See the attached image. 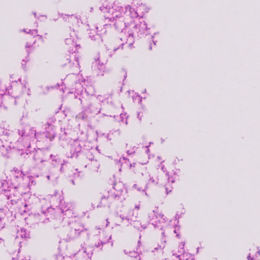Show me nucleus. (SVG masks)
I'll list each match as a JSON object with an SVG mask.
<instances>
[{
	"instance_id": "1",
	"label": "nucleus",
	"mask_w": 260,
	"mask_h": 260,
	"mask_svg": "<svg viewBox=\"0 0 260 260\" xmlns=\"http://www.w3.org/2000/svg\"><path fill=\"white\" fill-rule=\"evenodd\" d=\"M101 10L103 12L107 11L105 18L109 20L114 25L115 29L121 31L122 33L127 24L124 20L128 15L132 18L138 16L137 12L130 5L122 6L120 3L115 1L107 9L106 7H101Z\"/></svg>"
},
{
	"instance_id": "2",
	"label": "nucleus",
	"mask_w": 260,
	"mask_h": 260,
	"mask_svg": "<svg viewBox=\"0 0 260 260\" xmlns=\"http://www.w3.org/2000/svg\"><path fill=\"white\" fill-rule=\"evenodd\" d=\"M148 30L147 23L142 20L127 24L120 35V40L122 42L121 45L125 43L131 47L134 42V34H137L139 37L143 35H147Z\"/></svg>"
},
{
	"instance_id": "3",
	"label": "nucleus",
	"mask_w": 260,
	"mask_h": 260,
	"mask_svg": "<svg viewBox=\"0 0 260 260\" xmlns=\"http://www.w3.org/2000/svg\"><path fill=\"white\" fill-rule=\"evenodd\" d=\"M18 132L20 137L17 142V147L21 152L30 148L31 144L37 141L38 136L39 135V133H37L34 127L28 125L20 127Z\"/></svg>"
},
{
	"instance_id": "4",
	"label": "nucleus",
	"mask_w": 260,
	"mask_h": 260,
	"mask_svg": "<svg viewBox=\"0 0 260 260\" xmlns=\"http://www.w3.org/2000/svg\"><path fill=\"white\" fill-rule=\"evenodd\" d=\"M12 83V91L10 92L8 88H6V91L15 99L21 97L23 100H26L27 96L31 95V90L27 86V81L26 80H22L19 79L18 81L13 82Z\"/></svg>"
},
{
	"instance_id": "5",
	"label": "nucleus",
	"mask_w": 260,
	"mask_h": 260,
	"mask_svg": "<svg viewBox=\"0 0 260 260\" xmlns=\"http://www.w3.org/2000/svg\"><path fill=\"white\" fill-rule=\"evenodd\" d=\"M114 189L115 190L114 194L113 196L103 197L99 205V206H109L112 200L114 198L117 200H119L120 202L125 200L126 194V190L121 183L115 184L114 186Z\"/></svg>"
},
{
	"instance_id": "6",
	"label": "nucleus",
	"mask_w": 260,
	"mask_h": 260,
	"mask_svg": "<svg viewBox=\"0 0 260 260\" xmlns=\"http://www.w3.org/2000/svg\"><path fill=\"white\" fill-rule=\"evenodd\" d=\"M65 222L68 223L67 236L70 239L76 238L85 230L84 226L79 221L73 218L70 220L66 219Z\"/></svg>"
},
{
	"instance_id": "7",
	"label": "nucleus",
	"mask_w": 260,
	"mask_h": 260,
	"mask_svg": "<svg viewBox=\"0 0 260 260\" xmlns=\"http://www.w3.org/2000/svg\"><path fill=\"white\" fill-rule=\"evenodd\" d=\"M130 167H136L138 169L140 170L141 171V174L142 176L144 177V179L148 182L145 185V189L141 190L140 188H138V190L144 191L145 195L147 196V192H145V189H148L150 185H157L159 182L158 178L151 176L147 171L146 168L140 163L131 164Z\"/></svg>"
},
{
	"instance_id": "8",
	"label": "nucleus",
	"mask_w": 260,
	"mask_h": 260,
	"mask_svg": "<svg viewBox=\"0 0 260 260\" xmlns=\"http://www.w3.org/2000/svg\"><path fill=\"white\" fill-rule=\"evenodd\" d=\"M80 76L76 74L68 75L64 79L67 86L72 90L75 91L78 94L82 91L83 85L80 82Z\"/></svg>"
},
{
	"instance_id": "9",
	"label": "nucleus",
	"mask_w": 260,
	"mask_h": 260,
	"mask_svg": "<svg viewBox=\"0 0 260 260\" xmlns=\"http://www.w3.org/2000/svg\"><path fill=\"white\" fill-rule=\"evenodd\" d=\"M9 134V131L6 129L5 134L0 135V152L4 155L6 154L12 147H14L7 140V136Z\"/></svg>"
},
{
	"instance_id": "10",
	"label": "nucleus",
	"mask_w": 260,
	"mask_h": 260,
	"mask_svg": "<svg viewBox=\"0 0 260 260\" xmlns=\"http://www.w3.org/2000/svg\"><path fill=\"white\" fill-rule=\"evenodd\" d=\"M32 153L34 155V159L36 163H42L46 161V158L44 156V152L40 149L36 151H31L30 150L25 149L24 151L21 152L20 154L24 158H26L27 156L29 157V155Z\"/></svg>"
},
{
	"instance_id": "11",
	"label": "nucleus",
	"mask_w": 260,
	"mask_h": 260,
	"mask_svg": "<svg viewBox=\"0 0 260 260\" xmlns=\"http://www.w3.org/2000/svg\"><path fill=\"white\" fill-rule=\"evenodd\" d=\"M117 217H119L122 221L126 220L131 224L134 223L136 221L137 216L134 215L133 210H128L126 209H123L117 213Z\"/></svg>"
},
{
	"instance_id": "12",
	"label": "nucleus",
	"mask_w": 260,
	"mask_h": 260,
	"mask_svg": "<svg viewBox=\"0 0 260 260\" xmlns=\"http://www.w3.org/2000/svg\"><path fill=\"white\" fill-rule=\"evenodd\" d=\"M77 39V35L74 32V31L71 32L70 38H68L66 39V44L69 46V49L70 52H75L77 50V44L76 42Z\"/></svg>"
},
{
	"instance_id": "13",
	"label": "nucleus",
	"mask_w": 260,
	"mask_h": 260,
	"mask_svg": "<svg viewBox=\"0 0 260 260\" xmlns=\"http://www.w3.org/2000/svg\"><path fill=\"white\" fill-rule=\"evenodd\" d=\"M81 151V142L78 140H74L71 143V155L69 157H77L78 153Z\"/></svg>"
},
{
	"instance_id": "14",
	"label": "nucleus",
	"mask_w": 260,
	"mask_h": 260,
	"mask_svg": "<svg viewBox=\"0 0 260 260\" xmlns=\"http://www.w3.org/2000/svg\"><path fill=\"white\" fill-rule=\"evenodd\" d=\"M156 216V218L157 219L158 222L160 224H162V225H157L158 228H160V229L162 230L164 228H166L167 225H169V222L165 219L164 217V215L161 214H159L157 215L155 214V211L153 210L151 213L149 214V217H152L150 220L153 219V216Z\"/></svg>"
},
{
	"instance_id": "15",
	"label": "nucleus",
	"mask_w": 260,
	"mask_h": 260,
	"mask_svg": "<svg viewBox=\"0 0 260 260\" xmlns=\"http://www.w3.org/2000/svg\"><path fill=\"white\" fill-rule=\"evenodd\" d=\"M184 244H181L182 247L181 248V251H178L179 253H173V258L172 260H194L193 258L191 257L190 254L187 252L182 253V252L184 251Z\"/></svg>"
},
{
	"instance_id": "16",
	"label": "nucleus",
	"mask_w": 260,
	"mask_h": 260,
	"mask_svg": "<svg viewBox=\"0 0 260 260\" xmlns=\"http://www.w3.org/2000/svg\"><path fill=\"white\" fill-rule=\"evenodd\" d=\"M100 62V59L99 58L93 63L92 68L93 71H94L98 75H103L105 69V63L102 62L101 63Z\"/></svg>"
},
{
	"instance_id": "17",
	"label": "nucleus",
	"mask_w": 260,
	"mask_h": 260,
	"mask_svg": "<svg viewBox=\"0 0 260 260\" xmlns=\"http://www.w3.org/2000/svg\"><path fill=\"white\" fill-rule=\"evenodd\" d=\"M60 209L63 214L65 215H68L69 216H71L72 217V215L73 214V205L69 203H62L60 201Z\"/></svg>"
},
{
	"instance_id": "18",
	"label": "nucleus",
	"mask_w": 260,
	"mask_h": 260,
	"mask_svg": "<svg viewBox=\"0 0 260 260\" xmlns=\"http://www.w3.org/2000/svg\"><path fill=\"white\" fill-rule=\"evenodd\" d=\"M111 239V235L107 236L105 238H102L99 242L95 243V247L103 249V247L104 245L107 244Z\"/></svg>"
},
{
	"instance_id": "19",
	"label": "nucleus",
	"mask_w": 260,
	"mask_h": 260,
	"mask_svg": "<svg viewBox=\"0 0 260 260\" xmlns=\"http://www.w3.org/2000/svg\"><path fill=\"white\" fill-rule=\"evenodd\" d=\"M85 111L91 114H98L100 113L101 108L95 107L92 104H90L85 109Z\"/></svg>"
},
{
	"instance_id": "20",
	"label": "nucleus",
	"mask_w": 260,
	"mask_h": 260,
	"mask_svg": "<svg viewBox=\"0 0 260 260\" xmlns=\"http://www.w3.org/2000/svg\"><path fill=\"white\" fill-rule=\"evenodd\" d=\"M29 233L27 232L24 229L21 228L20 230H17L16 239H26L29 238Z\"/></svg>"
},
{
	"instance_id": "21",
	"label": "nucleus",
	"mask_w": 260,
	"mask_h": 260,
	"mask_svg": "<svg viewBox=\"0 0 260 260\" xmlns=\"http://www.w3.org/2000/svg\"><path fill=\"white\" fill-rule=\"evenodd\" d=\"M61 17H62L63 19L65 21H71L72 23L75 22H78V18L73 14L72 15H66L62 14Z\"/></svg>"
},
{
	"instance_id": "22",
	"label": "nucleus",
	"mask_w": 260,
	"mask_h": 260,
	"mask_svg": "<svg viewBox=\"0 0 260 260\" xmlns=\"http://www.w3.org/2000/svg\"><path fill=\"white\" fill-rule=\"evenodd\" d=\"M48 127H45V129L47 133H49V136L46 135L47 137H48L50 139H52L55 137V133L53 131V126L50 124H47Z\"/></svg>"
},
{
	"instance_id": "23",
	"label": "nucleus",
	"mask_w": 260,
	"mask_h": 260,
	"mask_svg": "<svg viewBox=\"0 0 260 260\" xmlns=\"http://www.w3.org/2000/svg\"><path fill=\"white\" fill-rule=\"evenodd\" d=\"M71 58L73 59V60L71 66L73 65L75 68L78 69L79 63L78 62V57H76L75 55H74L73 56H70L69 58H67V60H69V63H70L71 62Z\"/></svg>"
},
{
	"instance_id": "24",
	"label": "nucleus",
	"mask_w": 260,
	"mask_h": 260,
	"mask_svg": "<svg viewBox=\"0 0 260 260\" xmlns=\"http://www.w3.org/2000/svg\"><path fill=\"white\" fill-rule=\"evenodd\" d=\"M166 242V240H164V242L161 243L160 245H158L156 247H151L149 248V251L151 252H154L158 250H162L165 246V243Z\"/></svg>"
},
{
	"instance_id": "25",
	"label": "nucleus",
	"mask_w": 260,
	"mask_h": 260,
	"mask_svg": "<svg viewBox=\"0 0 260 260\" xmlns=\"http://www.w3.org/2000/svg\"><path fill=\"white\" fill-rule=\"evenodd\" d=\"M88 165L94 171H97L100 166L99 163L94 159H91L90 164H89Z\"/></svg>"
},
{
	"instance_id": "26",
	"label": "nucleus",
	"mask_w": 260,
	"mask_h": 260,
	"mask_svg": "<svg viewBox=\"0 0 260 260\" xmlns=\"http://www.w3.org/2000/svg\"><path fill=\"white\" fill-rule=\"evenodd\" d=\"M94 34L91 31H90L89 33V37L91 38L92 40L94 41H100L101 40V37L98 34Z\"/></svg>"
},
{
	"instance_id": "27",
	"label": "nucleus",
	"mask_w": 260,
	"mask_h": 260,
	"mask_svg": "<svg viewBox=\"0 0 260 260\" xmlns=\"http://www.w3.org/2000/svg\"><path fill=\"white\" fill-rule=\"evenodd\" d=\"M85 91L87 93L88 95H92L94 94V89L92 86L89 85L87 86L85 88Z\"/></svg>"
},
{
	"instance_id": "28",
	"label": "nucleus",
	"mask_w": 260,
	"mask_h": 260,
	"mask_svg": "<svg viewBox=\"0 0 260 260\" xmlns=\"http://www.w3.org/2000/svg\"><path fill=\"white\" fill-rule=\"evenodd\" d=\"M84 252L86 254V256L85 258H87V259H90L92 255V250L90 247H86L84 249Z\"/></svg>"
},
{
	"instance_id": "29",
	"label": "nucleus",
	"mask_w": 260,
	"mask_h": 260,
	"mask_svg": "<svg viewBox=\"0 0 260 260\" xmlns=\"http://www.w3.org/2000/svg\"><path fill=\"white\" fill-rule=\"evenodd\" d=\"M61 194V193L60 192H59L57 190H54L53 193L50 194L49 196L57 198L60 201H61V199H60Z\"/></svg>"
},
{
	"instance_id": "30",
	"label": "nucleus",
	"mask_w": 260,
	"mask_h": 260,
	"mask_svg": "<svg viewBox=\"0 0 260 260\" xmlns=\"http://www.w3.org/2000/svg\"><path fill=\"white\" fill-rule=\"evenodd\" d=\"M50 157L52 158V160L56 163L61 164V165H63V163L60 159L57 156L55 155H50Z\"/></svg>"
},
{
	"instance_id": "31",
	"label": "nucleus",
	"mask_w": 260,
	"mask_h": 260,
	"mask_svg": "<svg viewBox=\"0 0 260 260\" xmlns=\"http://www.w3.org/2000/svg\"><path fill=\"white\" fill-rule=\"evenodd\" d=\"M22 31L34 36L36 35L38 32V30L37 29H28L27 31V29H23Z\"/></svg>"
},
{
	"instance_id": "32",
	"label": "nucleus",
	"mask_w": 260,
	"mask_h": 260,
	"mask_svg": "<svg viewBox=\"0 0 260 260\" xmlns=\"http://www.w3.org/2000/svg\"><path fill=\"white\" fill-rule=\"evenodd\" d=\"M6 219L4 217H0V230L5 228Z\"/></svg>"
},
{
	"instance_id": "33",
	"label": "nucleus",
	"mask_w": 260,
	"mask_h": 260,
	"mask_svg": "<svg viewBox=\"0 0 260 260\" xmlns=\"http://www.w3.org/2000/svg\"><path fill=\"white\" fill-rule=\"evenodd\" d=\"M87 117V115H85L84 113H80L76 116V118L78 119H82L84 120L86 119Z\"/></svg>"
},
{
	"instance_id": "34",
	"label": "nucleus",
	"mask_w": 260,
	"mask_h": 260,
	"mask_svg": "<svg viewBox=\"0 0 260 260\" xmlns=\"http://www.w3.org/2000/svg\"><path fill=\"white\" fill-rule=\"evenodd\" d=\"M132 98L134 102L136 101H138L139 102H141V98L138 94L136 93H135L134 95L132 96Z\"/></svg>"
},
{
	"instance_id": "35",
	"label": "nucleus",
	"mask_w": 260,
	"mask_h": 260,
	"mask_svg": "<svg viewBox=\"0 0 260 260\" xmlns=\"http://www.w3.org/2000/svg\"><path fill=\"white\" fill-rule=\"evenodd\" d=\"M5 93V92H4V90L3 89H2L1 90H0V107L2 106V98H3V94Z\"/></svg>"
},
{
	"instance_id": "36",
	"label": "nucleus",
	"mask_w": 260,
	"mask_h": 260,
	"mask_svg": "<svg viewBox=\"0 0 260 260\" xmlns=\"http://www.w3.org/2000/svg\"><path fill=\"white\" fill-rule=\"evenodd\" d=\"M50 205L48 204V205H47L46 206H45L44 207H42V212L43 213H45L46 212V211H48L49 210V209H50Z\"/></svg>"
},
{
	"instance_id": "37",
	"label": "nucleus",
	"mask_w": 260,
	"mask_h": 260,
	"mask_svg": "<svg viewBox=\"0 0 260 260\" xmlns=\"http://www.w3.org/2000/svg\"><path fill=\"white\" fill-rule=\"evenodd\" d=\"M166 175L168 177V182L174 183L175 182V179L172 176L170 177L168 173H166Z\"/></svg>"
},
{
	"instance_id": "38",
	"label": "nucleus",
	"mask_w": 260,
	"mask_h": 260,
	"mask_svg": "<svg viewBox=\"0 0 260 260\" xmlns=\"http://www.w3.org/2000/svg\"><path fill=\"white\" fill-rule=\"evenodd\" d=\"M51 178V176L50 175H47V178L48 180H53V179H57V177L56 176H55V177H53Z\"/></svg>"
},
{
	"instance_id": "39",
	"label": "nucleus",
	"mask_w": 260,
	"mask_h": 260,
	"mask_svg": "<svg viewBox=\"0 0 260 260\" xmlns=\"http://www.w3.org/2000/svg\"><path fill=\"white\" fill-rule=\"evenodd\" d=\"M166 191L167 194H168L169 192H171L172 191V188H169L168 186H167V185H166Z\"/></svg>"
},
{
	"instance_id": "40",
	"label": "nucleus",
	"mask_w": 260,
	"mask_h": 260,
	"mask_svg": "<svg viewBox=\"0 0 260 260\" xmlns=\"http://www.w3.org/2000/svg\"><path fill=\"white\" fill-rule=\"evenodd\" d=\"M4 240L2 238H0V246H4Z\"/></svg>"
},
{
	"instance_id": "41",
	"label": "nucleus",
	"mask_w": 260,
	"mask_h": 260,
	"mask_svg": "<svg viewBox=\"0 0 260 260\" xmlns=\"http://www.w3.org/2000/svg\"><path fill=\"white\" fill-rule=\"evenodd\" d=\"M142 116V114H141L140 112H139L138 113V118L140 120H141Z\"/></svg>"
},
{
	"instance_id": "42",
	"label": "nucleus",
	"mask_w": 260,
	"mask_h": 260,
	"mask_svg": "<svg viewBox=\"0 0 260 260\" xmlns=\"http://www.w3.org/2000/svg\"><path fill=\"white\" fill-rule=\"evenodd\" d=\"M124 116H125V114H121L120 115V118L121 119L122 121H123Z\"/></svg>"
},
{
	"instance_id": "43",
	"label": "nucleus",
	"mask_w": 260,
	"mask_h": 260,
	"mask_svg": "<svg viewBox=\"0 0 260 260\" xmlns=\"http://www.w3.org/2000/svg\"><path fill=\"white\" fill-rule=\"evenodd\" d=\"M247 259L248 260H254L253 258L251 257L250 253H249L248 255Z\"/></svg>"
},
{
	"instance_id": "44",
	"label": "nucleus",
	"mask_w": 260,
	"mask_h": 260,
	"mask_svg": "<svg viewBox=\"0 0 260 260\" xmlns=\"http://www.w3.org/2000/svg\"><path fill=\"white\" fill-rule=\"evenodd\" d=\"M31 46V45L30 44H29L28 43H27L25 45L26 48H29V47H30Z\"/></svg>"
},
{
	"instance_id": "45",
	"label": "nucleus",
	"mask_w": 260,
	"mask_h": 260,
	"mask_svg": "<svg viewBox=\"0 0 260 260\" xmlns=\"http://www.w3.org/2000/svg\"><path fill=\"white\" fill-rule=\"evenodd\" d=\"M21 260H30V259L29 257H25L24 258H23Z\"/></svg>"
},
{
	"instance_id": "46",
	"label": "nucleus",
	"mask_w": 260,
	"mask_h": 260,
	"mask_svg": "<svg viewBox=\"0 0 260 260\" xmlns=\"http://www.w3.org/2000/svg\"><path fill=\"white\" fill-rule=\"evenodd\" d=\"M26 63V61H25L24 60H22V64L23 66L24 64H25Z\"/></svg>"
},
{
	"instance_id": "47",
	"label": "nucleus",
	"mask_w": 260,
	"mask_h": 260,
	"mask_svg": "<svg viewBox=\"0 0 260 260\" xmlns=\"http://www.w3.org/2000/svg\"><path fill=\"white\" fill-rule=\"evenodd\" d=\"M135 208L137 210H139L140 209V206L139 205H136L135 206Z\"/></svg>"
},
{
	"instance_id": "48",
	"label": "nucleus",
	"mask_w": 260,
	"mask_h": 260,
	"mask_svg": "<svg viewBox=\"0 0 260 260\" xmlns=\"http://www.w3.org/2000/svg\"><path fill=\"white\" fill-rule=\"evenodd\" d=\"M46 202V201L45 199H43L42 201H41V203L43 204V203H45Z\"/></svg>"
},
{
	"instance_id": "49",
	"label": "nucleus",
	"mask_w": 260,
	"mask_h": 260,
	"mask_svg": "<svg viewBox=\"0 0 260 260\" xmlns=\"http://www.w3.org/2000/svg\"><path fill=\"white\" fill-rule=\"evenodd\" d=\"M161 235H162V237H165V231H164L161 233Z\"/></svg>"
},
{
	"instance_id": "50",
	"label": "nucleus",
	"mask_w": 260,
	"mask_h": 260,
	"mask_svg": "<svg viewBox=\"0 0 260 260\" xmlns=\"http://www.w3.org/2000/svg\"><path fill=\"white\" fill-rule=\"evenodd\" d=\"M257 255H256V256H258V255H260V251H259V250H258V251H257Z\"/></svg>"
},
{
	"instance_id": "51",
	"label": "nucleus",
	"mask_w": 260,
	"mask_h": 260,
	"mask_svg": "<svg viewBox=\"0 0 260 260\" xmlns=\"http://www.w3.org/2000/svg\"><path fill=\"white\" fill-rule=\"evenodd\" d=\"M141 227H142V228L143 229H145L146 228V225H142L141 226Z\"/></svg>"
},
{
	"instance_id": "52",
	"label": "nucleus",
	"mask_w": 260,
	"mask_h": 260,
	"mask_svg": "<svg viewBox=\"0 0 260 260\" xmlns=\"http://www.w3.org/2000/svg\"><path fill=\"white\" fill-rule=\"evenodd\" d=\"M101 97H102V96H101V95H98V96L97 97V98H98V99H99L100 100H101Z\"/></svg>"
},
{
	"instance_id": "53",
	"label": "nucleus",
	"mask_w": 260,
	"mask_h": 260,
	"mask_svg": "<svg viewBox=\"0 0 260 260\" xmlns=\"http://www.w3.org/2000/svg\"><path fill=\"white\" fill-rule=\"evenodd\" d=\"M118 48H114L113 49V50L115 51H116L117 49H118Z\"/></svg>"
},
{
	"instance_id": "54",
	"label": "nucleus",
	"mask_w": 260,
	"mask_h": 260,
	"mask_svg": "<svg viewBox=\"0 0 260 260\" xmlns=\"http://www.w3.org/2000/svg\"><path fill=\"white\" fill-rule=\"evenodd\" d=\"M161 169H162L164 171H165L164 166H163V167L161 168Z\"/></svg>"
},
{
	"instance_id": "55",
	"label": "nucleus",
	"mask_w": 260,
	"mask_h": 260,
	"mask_svg": "<svg viewBox=\"0 0 260 260\" xmlns=\"http://www.w3.org/2000/svg\"><path fill=\"white\" fill-rule=\"evenodd\" d=\"M161 169H162L164 171H165L164 166H163V167L161 168Z\"/></svg>"
},
{
	"instance_id": "56",
	"label": "nucleus",
	"mask_w": 260,
	"mask_h": 260,
	"mask_svg": "<svg viewBox=\"0 0 260 260\" xmlns=\"http://www.w3.org/2000/svg\"><path fill=\"white\" fill-rule=\"evenodd\" d=\"M113 242H111V247H112V246H113Z\"/></svg>"
},
{
	"instance_id": "57",
	"label": "nucleus",
	"mask_w": 260,
	"mask_h": 260,
	"mask_svg": "<svg viewBox=\"0 0 260 260\" xmlns=\"http://www.w3.org/2000/svg\"><path fill=\"white\" fill-rule=\"evenodd\" d=\"M62 169H63L62 165H61V167L60 168V171H62Z\"/></svg>"
},
{
	"instance_id": "58",
	"label": "nucleus",
	"mask_w": 260,
	"mask_h": 260,
	"mask_svg": "<svg viewBox=\"0 0 260 260\" xmlns=\"http://www.w3.org/2000/svg\"><path fill=\"white\" fill-rule=\"evenodd\" d=\"M149 152V149H147L146 150V152Z\"/></svg>"
},
{
	"instance_id": "59",
	"label": "nucleus",
	"mask_w": 260,
	"mask_h": 260,
	"mask_svg": "<svg viewBox=\"0 0 260 260\" xmlns=\"http://www.w3.org/2000/svg\"><path fill=\"white\" fill-rule=\"evenodd\" d=\"M174 233H176V230H174Z\"/></svg>"
},
{
	"instance_id": "60",
	"label": "nucleus",
	"mask_w": 260,
	"mask_h": 260,
	"mask_svg": "<svg viewBox=\"0 0 260 260\" xmlns=\"http://www.w3.org/2000/svg\"><path fill=\"white\" fill-rule=\"evenodd\" d=\"M53 165L54 166H55V165H56V164H54V163L53 164Z\"/></svg>"
},
{
	"instance_id": "61",
	"label": "nucleus",
	"mask_w": 260,
	"mask_h": 260,
	"mask_svg": "<svg viewBox=\"0 0 260 260\" xmlns=\"http://www.w3.org/2000/svg\"><path fill=\"white\" fill-rule=\"evenodd\" d=\"M103 115H104V116H107L106 115H105V114H103Z\"/></svg>"
}]
</instances>
